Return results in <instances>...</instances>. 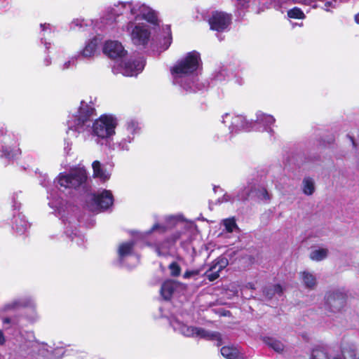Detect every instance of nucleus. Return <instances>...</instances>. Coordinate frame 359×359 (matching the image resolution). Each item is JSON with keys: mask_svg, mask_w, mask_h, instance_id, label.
I'll list each match as a JSON object with an SVG mask.
<instances>
[{"mask_svg": "<svg viewBox=\"0 0 359 359\" xmlns=\"http://www.w3.org/2000/svg\"><path fill=\"white\" fill-rule=\"evenodd\" d=\"M95 109L93 107L81 101L80 106L72 113L67 121V135L69 137H76L79 134H84L91 131L95 142L107 140L115 135V129L118 122L112 115H102L96 119L91 126V116Z\"/></svg>", "mask_w": 359, "mask_h": 359, "instance_id": "nucleus-1", "label": "nucleus"}, {"mask_svg": "<svg viewBox=\"0 0 359 359\" xmlns=\"http://www.w3.org/2000/svg\"><path fill=\"white\" fill-rule=\"evenodd\" d=\"M200 55L196 51L187 53L170 69L172 83L187 92H195L203 87L198 83L196 74L200 66Z\"/></svg>", "mask_w": 359, "mask_h": 359, "instance_id": "nucleus-2", "label": "nucleus"}, {"mask_svg": "<svg viewBox=\"0 0 359 359\" xmlns=\"http://www.w3.org/2000/svg\"><path fill=\"white\" fill-rule=\"evenodd\" d=\"M106 15L107 19L113 20L120 16H125L135 20L144 19L152 24H156L158 21L156 12L137 1H118L107 9Z\"/></svg>", "mask_w": 359, "mask_h": 359, "instance_id": "nucleus-3", "label": "nucleus"}, {"mask_svg": "<svg viewBox=\"0 0 359 359\" xmlns=\"http://www.w3.org/2000/svg\"><path fill=\"white\" fill-rule=\"evenodd\" d=\"M170 324L175 332L186 337L221 341V335L219 332H210L202 327L188 325L181 321L178 316H172L170 319Z\"/></svg>", "mask_w": 359, "mask_h": 359, "instance_id": "nucleus-4", "label": "nucleus"}, {"mask_svg": "<svg viewBox=\"0 0 359 359\" xmlns=\"http://www.w3.org/2000/svg\"><path fill=\"white\" fill-rule=\"evenodd\" d=\"M87 180V173L83 168L72 169L68 173H60L55 179L62 191L76 189L82 187Z\"/></svg>", "mask_w": 359, "mask_h": 359, "instance_id": "nucleus-5", "label": "nucleus"}, {"mask_svg": "<svg viewBox=\"0 0 359 359\" xmlns=\"http://www.w3.org/2000/svg\"><path fill=\"white\" fill-rule=\"evenodd\" d=\"M140 131V127L137 121L128 120L120 132L119 139L114 144V149L119 151H129L135 135Z\"/></svg>", "mask_w": 359, "mask_h": 359, "instance_id": "nucleus-6", "label": "nucleus"}, {"mask_svg": "<svg viewBox=\"0 0 359 359\" xmlns=\"http://www.w3.org/2000/svg\"><path fill=\"white\" fill-rule=\"evenodd\" d=\"M133 43L136 46H146L151 36L149 26L144 23H135L130 21L126 26Z\"/></svg>", "mask_w": 359, "mask_h": 359, "instance_id": "nucleus-7", "label": "nucleus"}, {"mask_svg": "<svg viewBox=\"0 0 359 359\" xmlns=\"http://www.w3.org/2000/svg\"><path fill=\"white\" fill-rule=\"evenodd\" d=\"M222 121L229 128L231 133L241 130L250 131L253 130L252 121H248L241 115L226 113L222 116Z\"/></svg>", "mask_w": 359, "mask_h": 359, "instance_id": "nucleus-8", "label": "nucleus"}, {"mask_svg": "<svg viewBox=\"0 0 359 359\" xmlns=\"http://www.w3.org/2000/svg\"><path fill=\"white\" fill-rule=\"evenodd\" d=\"M145 62L142 57L137 60L121 62L117 67H114V73H121L126 76H134L140 74L144 69Z\"/></svg>", "mask_w": 359, "mask_h": 359, "instance_id": "nucleus-9", "label": "nucleus"}, {"mask_svg": "<svg viewBox=\"0 0 359 359\" xmlns=\"http://www.w3.org/2000/svg\"><path fill=\"white\" fill-rule=\"evenodd\" d=\"M257 197L259 200L269 203L271 199V194L262 185H249L243 192L237 196L238 200H246L249 196Z\"/></svg>", "mask_w": 359, "mask_h": 359, "instance_id": "nucleus-10", "label": "nucleus"}, {"mask_svg": "<svg viewBox=\"0 0 359 359\" xmlns=\"http://www.w3.org/2000/svg\"><path fill=\"white\" fill-rule=\"evenodd\" d=\"M186 229L177 231L170 237L161 243L155 244L154 249L158 256L166 257L172 254V250L177 241L184 236Z\"/></svg>", "mask_w": 359, "mask_h": 359, "instance_id": "nucleus-11", "label": "nucleus"}, {"mask_svg": "<svg viewBox=\"0 0 359 359\" xmlns=\"http://www.w3.org/2000/svg\"><path fill=\"white\" fill-rule=\"evenodd\" d=\"M1 151L7 158H14L19 154L17 138L11 133H6L0 139Z\"/></svg>", "mask_w": 359, "mask_h": 359, "instance_id": "nucleus-12", "label": "nucleus"}, {"mask_svg": "<svg viewBox=\"0 0 359 359\" xmlns=\"http://www.w3.org/2000/svg\"><path fill=\"white\" fill-rule=\"evenodd\" d=\"M231 22V16L222 11H215L209 19V24L212 30L222 32L225 30Z\"/></svg>", "mask_w": 359, "mask_h": 359, "instance_id": "nucleus-13", "label": "nucleus"}, {"mask_svg": "<svg viewBox=\"0 0 359 359\" xmlns=\"http://www.w3.org/2000/svg\"><path fill=\"white\" fill-rule=\"evenodd\" d=\"M103 52L113 59L122 58L126 54V50L118 41H107L104 44Z\"/></svg>", "mask_w": 359, "mask_h": 359, "instance_id": "nucleus-14", "label": "nucleus"}, {"mask_svg": "<svg viewBox=\"0 0 359 359\" xmlns=\"http://www.w3.org/2000/svg\"><path fill=\"white\" fill-rule=\"evenodd\" d=\"M185 289L184 284L172 280H167L162 284L161 294L164 299L168 300L175 292Z\"/></svg>", "mask_w": 359, "mask_h": 359, "instance_id": "nucleus-15", "label": "nucleus"}, {"mask_svg": "<svg viewBox=\"0 0 359 359\" xmlns=\"http://www.w3.org/2000/svg\"><path fill=\"white\" fill-rule=\"evenodd\" d=\"M96 208L100 210L107 209L113 204V196L108 190H103L93 195L92 198Z\"/></svg>", "mask_w": 359, "mask_h": 359, "instance_id": "nucleus-16", "label": "nucleus"}, {"mask_svg": "<svg viewBox=\"0 0 359 359\" xmlns=\"http://www.w3.org/2000/svg\"><path fill=\"white\" fill-rule=\"evenodd\" d=\"M256 118H257L255 121H252L253 130H256L255 128L257 125H260L264 128L263 130L264 131L269 134H272L273 133L271 126L275 123L276 119L272 115L258 111L256 114Z\"/></svg>", "mask_w": 359, "mask_h": 359, "instance_id": "nucleus-17", "label": "nucleus"}, {"mask_svg": "<svg viewBox=\"0 0 359 359\" xmlns=\"http://www.w3.org/2000/svg\"><path fill=\"white\" fill-rule=\"evenodd\" d=\"M180 220H181L180 215L167 216L165 218V224H160L156 223V224H154L153 226L151 228V229H149L145 233L147 235H149L154 231H158L159 233H165L168 229L178 224V223L180 222Z\"/></svg>", "mask_w": 359, "mask_h": 359, "instance_id": "nucleus-18", "label": "nucleus"}, {"mask_svg": "<svg viewBox=\"0 0 359 359\" xmlns=\"http://www.w3.org/2000/svg\"><path fill=\"white\" fill-rule=\"evenodd\" d=\"M326 304L332 312L339 311L344 306V299L341 293L329 292L325 296Z\"/></svg>", "mask_w": 359, "mask_h": 359, "instance_id": "nucleus-19", "label": "nucleus"}, {"mask_svg": "<svg viewBox=\"0 0 359 359\" xmlns=\"http://www.w3.org/2000/svg\"><path fill=\"white\" fill-rule=\"evenodd\" d=\"M228 265V260L224 257L218 258L214 262L209 270L205 272V276L210 281H214L219 276V273Z\"/></svg>", "mask_w": 359, "mask_h": 359, "instance_id": "nucleus-20", "label": "nucleus"}, {"mask_svg": "<svg viewBox=\"0 0 359 359\" xmlns=\"http://www.w3.org/2000/svg\"><path fill=\"white\" fill-rule=\"evenodd\" d=\"M135 243L133 241L123 242L121 243L118 248V257L121 261H123L128 257H130L134 260V266L137 264L139 257L137 255H133V246Z\"/></svg>", "mask_w": 359, "mask_h": 359, "instance_id": "nucleus-21", "label": "nucleus"}, {"mask_svg": "<svg viewBox=\"0 0 359 359\" xmlns=\"http://www.w3.org/2000/svg\"><path fill=\"white\" fill-rule=\"evenodd\" d=\"M98 46V40L97 38H93L86 43L84 48L81 50L76 55L79 56V59H92L96 52Z\"/></svg>", "mask_w": 359, "mask_h": 359, "instance_id": "nucleus-22", "label": "nucleus"}, {"mask_svg": "<svg viewBox=\"0 0 359 359\" xmlns=\"http://www.w3.org/2000/svg\"><path fill=\"white\" fill-rule=\"evenodd\" d=\"M35 305L34 300L31 297H23L14 300L11 303L6 304L4 307L6 311L18 309L20 307L34 306Z\"/></svg>", "mask_w": 359, "mask_h": 359, "instance_id": "nucleus-23", "label": "nucleus"}, {"mask_svg": "<svg viewBox=\"0 0 359 359\" xmlns=\"http://www.w3.org/2000/svg\"><path fill=\"white\" fill-rule=\"evenodd\" d=\"M93 176L100 178L102 181L109 179L110 174L107 172L98 161H95L92 164Z\"/></svg>", "mask_w": 359, "mask_h": 359, "instance_id": "nucleus-24", "label": "nucleus"}, {"mask_svg": "<svg viewBox=\"0 0 359 359\" xmlns=\"http://www.w3.org/2000/svg\"><path fill=\"white\" fill-rule=\"evenodd\" d=\"M262 341L266 346L277 353H280L284 350V344L280 341L276 339L274 337L268 336L263 337Z\"/></svg>", "mask_w": 359, "mask_h": 359, "instance_id": "nucleus-25", "label": "nucleus"}, {"mask_svg": "<svg viewBox=\"0 0 359 359\" xmlns=\"http://www.w3.org/2000/svg\"><path fill=\"white\" fill-rule=\"evenodd\" d=\"M303 284L306 288L313 290L317 284V280L314 274L309 271H303L300 273Z\"/></svg>", "mask_w": 359, "mask_h": 359, "instance_id": "nucleus-26", "label": "nucleus"}, {"mask_svg": "<svg viewBox=\"0 0 359 359\" xmlns=\"http://www.w3.org/2000/svg\"><path fill=\"white\" fill-rule=\"evenodd\" d=\"M221 354L226 359H241L240 351L234 346H223L221 348Z\"/></svg>", "mask_w": 359, "mask_h": 359, "instance_id": "nucleus-27", "label": "nucleus"}, {"mask_svg": "<svg viewBox=\"0 0 359 359\" xmlns=\"http://www.w3.org/2000/svg\"><path fill=\"white\" fill-rule=\"evenodd\" d=\"M329 255V250L327 248H318L313 249L309 255L311 260L320 262L325 259Z\"/></svg>", "mask_w": 359, "mask_h": 359, "instance_id": "nucleus-28", "label": "nucleus"}, {"mask_svg": "<svg viewBox=\"0 0 359 359\" xmlns=\"http://www.w3.org/2000/svg\"><path fill=\"white\" fill-rule=\"evenodd\" d=\"M302 192L306 196H311L316 190L314 180L311 177H304L302 185Z\"/></svg>", "mask_w": 359, "mask_h": 359, "instance_id": "nucleus-29", "label": "nucleus"}, {"mask_svg": "<svg viewBox=\"0 0 359 359\" xmlns=\"http://www.w3.org/2000/svg\"><path fill=\"white\" fill-rule=\"evenodd\" d=\"M29 226V224L25 219L23 217L18 216L15 219L13 228H15V231L19 234L25 233Z\"/></svg>", "mask_w": 359, "mask_h": 359, "instance_id": "nucleus-30", "label": "nucleus"}, {"mask_svg": "<svg viewBox=\"0 0 359 359\" xmlns=\"http://www.w3.org/2000/svg\"><path fill=\"white\" fill-rule=\"evenodd\" d=\"M65 233L72 241L75 242L79 246H81L84 244L85 237L83 235L79 233L76 229H75L74 231H70L67 228Z\"/></svg>", "mask_w": 359, "mask_h": 359, "instance_id": "nucleus-31", "label": "nucleus"}, {"mask_svg": "<svg viewBox=\"0 0 359 359\" xmlns=\"http://www.w3.org/2000/svg\"><path fill=\"white\" fill-rule=\"evenodd\" d=\"M164 36H163V42H161V48L163 50H167L171 44L172 42V36H171V30L170 27L168 25L165 26L163 28Z\"/></svg>", "mask_w": 359, "mask_h": 359, "instance_id": "nucleus-32", "label": "nucleus"}, {"mask_svg": "<svg viewBox=\"0 0 359 359\" xmlns=\"http://www.w3.org/2000/svg\"><path fill=\"white\" fill-rule=\"evenodd\" d=\"M48 198L50 200L48 203L50 207L55 209L59 212H60L62 205V201L60 199V198L55 197L54 194L50 191H48Z\"/></svg>", "mask_w": 359, "mask_h": 359, "instance_id": "nucleus-33", "label": "nucleus"}, {"mask_svg": "<svg viewBox=\"0 0 359 359\" xmlns=\"http://www.w3.org/2000/svg\"><path fill=\"white\" fill-rule=\"evenodd\" d=\"M79 56L76 55L69 57L67 61L60 64L59 68L62 71H65L69 69H72L76 67V62L79 60Z\"/></svg>", "mask_w": 359, "mask_h": 359, "instance_id": "nucleus-34", "label": "nucleus"}, {"mask_svg": "<svg viewBox=\"0 0 359 359\" xmlns=\"http://www.w3.org/2000/svg\"><path fill=\"white\" fill-rule=\"evenodd\" d=\"M282 292H283V288L280 285H275L271 286L268 288H266L264 290V294L269 299L271 298L273 294H278L280 295L282 294Z\"/></svg>", "mask_w": 359, "mask_h": 359, "instance_id": "nucleus-35", "label": "nucleus"}, {"mask_svg": "<svg viewBox=\"0 0 359 359\" xmlns=\"http://www.w3.org/2000/svg\"><path fill=\"white\" fill-rule=\"evenodd\" d=\"M222 224L226 231L229 233L233 232L238 228L234 218L224 219L222 220Z\"/></svg>", "mask_w": 359, "mask_h": 359, "instance_id": "nucleus-36", "label": "nucleus"}, {"mask_svg": "<svg viewBox=\"0 0 359 359\" xmlns=\"http://www.w3.org/2000/svg\"><path fill=\"white\" fill-rule=\"evenodd\" d=\"M311 359H329L327 353L323 348H316L312 352ZM332 359H339L338 358H333Z\"/></svg>", "mask_w": 359, "mask_h": 359, "instance_id": "nucleus-37", "label": "nucleus"}, {"mask_svg": "<svg viewBox=\"0 0 359 359\" xmlns=\"http://www.w3.org/2000/svg\"><path fill=\"white\" fill-rule=\"evenodd\" d=\"M287 15L289 18L297 19H303L305 17L302 10L297 7L288 11Z\"/></svg>", "mask_w": 359, "mask_h": 359, "instance_id": "nucleus-38", "label": "nucleus"}, {"mask_svg": "<svg viewBox=\"0 0 359 359\" xmlns=\"http://www.w3.org/2000/svg\"><path fill=\"white\" fill-rule=\"evenodd\" d=\"M168 269L171 276L177 277L181 273V267L175 262L170 263L168 266Z\"/></svg>", "mask_w": 359, "mask_h": 359, "instance_id": "nucleus-39", "label": "nucleus"}, {"mask_svg": "<svg viewBox=\"0 0 359 359\" xmlns=\"http://www.w3.org/2000/svg\"><path fill=\"white\" fill-rule=\"evenodd\" d=\"M229 74L227 70L226 69H221L219 71L216 72L214 75V79L217 81H222L226 79V77H229Z\"/></svg>", "mask_w": 359, "mask_h": 359, "instance_id": "nucleus-40", "label": "nucleus"}, {"mask_svg": "<svg viewBox=\"0 0 359 359\" xmlns=\"http://www.w3.org/2000/svg\"><path fill=\"white\" fill-rule=\"evenodd\" d=\"M200 273V270L196 269V270H189L187 271L184 275L183 278L185 279H189V278H196V276Z\"/></svg>", "mask_w": 359, "mask_h": 359, "instance_id": "nucleus-41", "label": "nucleus"}, {"mask_svg": "<svg viewBox=\"0 0 359 359\" xmlns=\"http://www.w3.org/2000/svg\"><path fill=\"white\" fill-rule=\"evenodd\" d=\"M20 193H13L11 196V200L13 203V206L15 209H18L20 208V203H18V199L19 198V195Z\"/></svg>", "mask_w": 359, "mask_h": 359, "instance_id": "nucleus-42", "label": "nucleus"}, {"mask_svg": "<svg viewBox=\"0 0 359 359\" xmlns=\"http://www.w3.org/2000/svg\"><path fill=\"white\" fill-rule=\"evenodd\" d=\"M234 196H233L231 194H225L223 197L222 198V199H219L218 201L219 203H223V202H231V203H233L234 201Z\"/></svg>", "mask_w": 359, "mask_h": 359, "instance_id": "nucleus-43", "label": "nucleus"}, {"mask_svg": "<svg viewBox=\"0 0 359 359\" xmlns=\"http://www.w3.org/2000/svg\"><path fill=\"white\" fill-rule=\"evenodd\" d=\"M83 20H79V19L74 20L71 23V29H76V27L81 28L83 26Z\"/></svg>", "mask_w": 359, "mask_h": 359, "instance_id": "nucleus-44", "label": "nucleus"}, {"mask_svg": "<svg viewBox=\"0 0 359 359\" xmlns=\"http://www.w3.org/2000/svg\"><path fill=\"white\" fill-rule=\"evenodd\" d=\"M41 27L42 28V32H43V36H46V34H50L52 29L50 24H41Z\"/></svg>", "mask_w": 359, "mask_h": 359, "instance_id": "nucleus-45", "label": "nucleus"}, {"mask_svg": "<svg viewBox=\"0 0 359 359\" xmlns=\"http://www.w3.org/2000/svg\"><path fill=\"white\" fill-rule=\"evenodd\" d=\"M238 2V7L239 8H244L248 6V4L249 2L248 0H236Z\"/></svg>", "mask_w": 359, "mask_h": 359, "instance_id": "nucleus-46", "label": "nucleus"}, {"mask_svg": "<svg viewBox=\"0 0 359 359\" xmlns=\"http://www.w3.org/2000/svg\"><path fill=\"white\" fill-rule=\"evenodd\" d=\"M233 79L234 82L238 85H242L244 82L243 77L237 74L233 75Z\"/></svg>", "mask_w": 359, "mask_h": 359, "instance_id": "nucleus-47", "label": "nucleus"}, {"mask_svg": "<svg viewBox=\"0 0 359 359\" xmlns=\"http://www.w3.org/2000/svg\"><path fill=\"white\" fill-rule=\"evenodd\" d=\"M51 62V58L49 56L46 57L43 60V65L46 67L50 65Z\"/></svg>", "mask_w": 359, "mask_h": 359, "instance_id": "nucleus-48", "label": "nucleus"}, {"mask_svg": "<svg viewBox=\"0 0 359 359\" xmlns=\"http://www.w3.org/2000/svg\"><path fill=\"white\" fill-rule=\"evenodd\" d=\"M5 337L1 330H0V345H3L5 343Z\"/></svg>", "mask_w": 359, "mask_h": 359, "instance_id": "nucleus-49", "label": "nucleus"}, {"mask_svg": "<svg viewBox=\"0 0 359 359\" xmlns=\"http://www.w3.org/2000/svg\"><path fill=\"white\" fill-rule=\"evenodd\" d=\"M244 288L245 289H250V290H254L255 289V285L253 283H247L245 286H244Z\"/></svg>", "mask_w": 359, "mask_h": 359, "instance_id": "nucleus-50", "label": "nucleus"}, {"mask_svg": "<svg viewBox=\"0 0 359 359\" xmlns=\"http://www.w3.org/2000/svg\"><path fill=\"white\" fill-rule=\"evenodd\" d=\"M349 354H350V356H351V357H353V358H352V359H355V353H354L353 352H351V353H350ZM344 359H348V358H347V356H346L345 354L344 355Z\"/></svg>", "mask_w": 359, "mask_h": 359, "instance_id": "nucleus-51", "label": "nucleus"}, {"mask_svg": "<svg viewBox=\"0 0 359 359\" xmlns=\"http://www.w3.org/2000/svg\"><path fill=\"white\" fill-rule=\"evenodd\" d=\"M40 184H41L43 187H47V183H46V179H45V178H44V180H41Z\"/></svg>", "mask_w": 359, "mask_h": 359, "instance_id": "nucleus-52", "label": "nucleus"}, {"mask_svg": "<svg viewBox=\"0 0 359 359\" xmlns=\"http://www.w3.org/2000/svg\"><path fill=\"white\" fill-rule=\"evenodd\" d=\"M43 40H44V45H45L46 48L47 49L49 48V47L48 46V44H50V43H47L46 41V39L41 38L42 42H43Z\"/></svg>", "mask_w": 359, "mask_h": 359, "instance_id": "nucleus-53", "label": "nucleus"}, {"mask_svg": "<svg viewBox=\"0 0 359 359\" xmlns=\"http://www.w3.org/2000/svg\"><path fill=\"white\" fill-rule=\"evenodd\" d=\"M355 22L359 24V13L355 16Z\"/></svg>", "mask_w": 359, "mask_h": 359, "instance_id": "nucleus-54", "label": "nucleus"}, {"mask_svg": "<svg viewBox=\"0 0 359 359\" xmlns=\"http://www.w3.org/2000/svg\"><path fill=\"white\" fill-rule=\"evenodd\" d=\"M10 321H11L10 319L8 318H4V320H3L4 323H9Z\"/></svg>", "mask_w": 359, "mask_h": 359, "instance_id": "nucleus-55", "label": "nucleus"}]
</instances>
